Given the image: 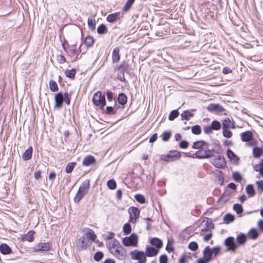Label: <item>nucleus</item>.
<instances>
[{
    "label": "nucleus",
    "mask_w": 263,
    "mask_h": 263,
    "mask_svg": "<svg viewBox=\"0 0 263 263\" xmlns=\"http://www.w3.org/2000/svg\"><path fill=\"white\" fill-rule=\"evenodd\" d=\"M215 149H210L209 146H204V147L200 150H198L195 153L196 156L200 159H204L211 158L213 156V152L219 154L221 152V146L219 144H216Z\"/></svg>",
    "instance_id": "1"
},
{
    "label": "nucleus",
    "mask_w": 263,
    "mask_h": 263,
    "mask_svg": "<svg viewBox=\"0 0 263 263\" xmlns=\"http://www.w3.org/2000/svg\"><path fill=\"white\" fill-rule=\"evenodd\" d=\"M54 101V107L57 108H61L64 101L68 105L70 104V96L67 92H65L63 94L60 92L55 96Z\"/></svg>",
    "instance_id": "2"
},
{
    "label": "nucleus",
    "mask_w": 263,
    "mask_h": 263,
    "mask_svg": "<svg viewBox=\"0 0 263 263\" xmlns=\"http://www.w3.org/2000/svg\"><path fill=\"white\" fill-rule=\"evenodd\" d=\"M90 187L89 180H86L81 184L79 189L76 195L74 200L76 202H79L82 197L86 195Z\"/></svg>",
    "instance_id": "3"
},
{
    "label": "nucleus",
    "mask_w": 263,
    "mask_h": 263,
    "mask_svg": "<svg viewBox=\"0 0 263 263\" xmlns=\"http://www.w3.org/2000/svg\"><path fill=\"white\" fill-rule=\"evenodd\" d=\"M110 253L119 260H124L126 258V251L120 245L115 249L112 248Z\"/></svg>",
    "instance_id": "4"
},
{
    "label": "nucleus",
    "mask_w": 263,
    "mask_h": 263,
    "mask_svg": "<svg viewBox=\"0 0 263 263\" xmlns=\"http://www.w3.org/2000/svg\"><path fill=\"white\" fill-rule=\"evenodd\" d=\"M130 255L132 259L138 260L139 263H145L146 262V255L142 251L135 250L130 252Z\"/></svg>",
    "instance_id": "5"
},
{
    "label": "nucleus",
    "mask_w": 263,
    "mask_h": 263,
    "mask_svg": "<svg viewBox=\"0 0 263 263\" xmlns=\"http://www.w3.org/2000/svg\"><path fill=\"white\" fill-rule=\"evenodd\" d=\"M92 101L96 106L101 105L104 106L106 105V100L104 96H102L101 91L96 92L93 97Z\"/></svg>",
    "instance_id": "6"
},
{
    "label": "nucleus",
    "mask_w": 263,
    "mask_h": 263,
    "mask_svg": "<svg viewBox=\"0 0 263 263\" xmlns=\"http://www.w3.org/2000/svg\"><path fill=\"white\" fill-rule=\"evenodd\" d=\"M51 245L49 242H41L34 245L33 250L34 252H44L49 251Z\"/></svg>",
    "instance_id": "7"
},
{
    "label": "nucleus",
    "mask_w": 263,
    "mask_h": 263,
    "mask_svg": "<svg viewBox=\"0 0 263 263\" xmlns=\"http://www.w3.org/2000/svg\"><path fill=\"white\" fill-rule=\"evenodd\" d=\"M211 162L216 167L222 168L226 165V162L223 157L221 156H217L211 160Z\"/></svg>",
    "instance_id": "8"
},
{
    "label": "nucleus",
    "mask_w": 263,
    "mask_h": 263,
    "mask_svg": "<svg viewBox=\"0 0 263 263\" xmlns=\"http://www.w3.org/2000/svg\"><path fill=\"white\" fill-rule=\"evenodd\" d=\"M252 133L250 131H246L240 134L241 140L243 142H249L247 143V146H252L255 144V142L252 141Z\"/></svg>",
    "instance_id": "9"
},
{
    "label": "nucleus",
    "mask_w": 263,
    "mask_h": 263,
    "mask_svg": "<svg viewBox=\"0 0 263 263\" xmlns=\"http://www.w3.org/2000/svg\"><path fill=\"white\" fill-rule=\"evenodd\" d=\"M138 237L135 234H132L129 237H125L123 239V243L125 246H137Z\"/></svg>",
    "instance_id": "10"
},
{
    "label": "nucleus",
    "mask_w": 263,
    "mask_h": 263,
    "mask_svg": "<svg viewBox=\"0 0 263 263\" xmlns=\"http://www.w3.org/2000/svg\"><path fill=\"white\" fill-rule=\"evenodd\" d=\"M91 244L86 237L82 236L78 240L77 247L79 250H84Z\"/></svg>",
    "instance_id": "11"
},
{
    "label": "nucleus",
    "mask_w": 263,
    "mask_h": 263,
    "mask_svg": "<svg viewBox=\"0 0 263 263\" xmlns=\"http://www.w3.org/2000/svg\"><path fill=\"white\" fill-rule=\"evenodd\" d=\"M83 232L84 234L82 236L86 237V239L90 242V243H92L97 238L95 233L91 229L85 228L83 229Z\"/></svg>",
    "instance_id": "12"
},
{
    "label": "nucleus",
    "mask_w": 263,
    "mask_h": 263,
    "mask_svg": "<svg viewBox=\"0 0 263 263\" xmlns=\"http://www.w3.org/2000/svg\"><path fill=\"white\" fill-rule=\"evenodd\" d=\"M128 212L130 215V221L135 223L137 218H138L140 211L137 208L132 206L128 209Z\"/></svg>",
    "instance_id": "13"
},
{
    "label": "nucleus",
    "mask_w": 263,
    "mask_h": 263,
    "mask_svg": "<svg viewBox=\"0 0 263 263\" xmlns=\"http://www.w3.org/2000/svg\"><path fill=\"white\" fill-rule=\"evenodd\" d=\"M224 245L229 251H235L238 248V245L234 242L233 237L227 238L224 241Z\"/></svg>",
    "instance_id": "14"
},
{
    "label": "nucleus",
    "mask_w": 263,
    "mask_h": 263,
    "mask_svg": "<svg viewBox=\"0 0 263 263\" xmlns=\"http://www.w3.org/2000/svg\"><path fill=\"white\" fill-rule=\"evenodd\" d=\"M207 109L209 111L218 113L222 112L224 110L223 107L218 104H210L208 106Z\"/></svg>",
    "instance_id": "15"
},
{
    "label": "nucleus",
    "mask_w": 263,
    "mask_h": 263,
    "mask_svg": "<svg viewBox=\"0 0 263 263\" xmlns=\"http://www.w3.org/2000/svg\"><path fill=\"white\" fill-rule=\"evenodd\" d=\"M206 146H209V144L207 142L200 140L194 143L193 148L200 150L203 149Z\"/></svg>",
    "instance_id": "16"
},
{
    "label": "nucleus",
    "mask_w": 263,
    "mask_h": 263,
    "mask_svg": "<svg viewBox=\"0 0 263 263\" xmlns=\"http://www.w3.org/2000/svg\"><path fill=\"white\" fill-rule=\"evenodd\" d=\"M96 163V159L92 156H88L84 158L83 160L82 164L85 166H89Z\"/></svg>",
    "instance_id": "17"
},
{
    "label": "nucleus",
    "mask_w": 263,
    "mask_h": 263,
    "mask_svg": "<svg viewBox=\"0 0 263 263\" xmlns=\"http://www.w3.org/2000/svg\"><path fill=\"white\" fill-rule=\"evenodd\" d=\"M120 49L119 47H115L112 53V60L113 63H117L120 59V54L119 53Z\"/></svg>",
    "instance_id": "18"
},
{
    "label": "nucleus",
    "mask_w": 263,
    "mask_h": 263,
    "mask_svg": "<svg viewBox=\"0 0 263 263\" xmlns=\"http://www.w3.org/2000/svg\"><path fill=\"white\" fill-rule=\"evenodd\" d=\"M258 235L259 234L257 230L254 228H252L249 231L247 236L250 239L255 240L257 238Z\"/></svg>",
    "instance_id": "19"
},
{
    "label": "nucleus",
    "mask_w": 263,
    "mask_h": 263,
    "mask_svg": "<svg viewBox=\"0 0 263 263\" xmlns=\"http://www.w3.org/2000/svg\"><path fill=\"white\" fill-rule=\"evenodd\" d=\"M227 154L228 158L235 163H238L239 159L234 152L231 149L227 150Z\"/></svg>",
    "instance_id": "20"
},
{
    "label": "nucleus",
    "mask_w": 263,
    "mask_h": 263,
    "mask_svg": "<svg viewBox=\"0 0 263 263\" xmlns=\"http://www.w3.org/2000/svg\"><path fill=\"white\" fill-rule=\"evenodd\" d=\"M203 257L209 261L211 260L212 254L210 247H206L203 251Z\"/></svg>",
    "instance_id": "21"
},
{
    "label": "nucleus",
    "mask_w": 263,
    "mask_h": 263,
    "mask_svg": "<svg viewBox=\"0 0 263 263\" xmlns=\"http://www.w3.org/2000/svg\"><path fill=\"white\" fill-rule=\"evenodd\" d=\"M235 126L234 122H232L229 119H224L222 123V128H235Z\"/></svg>",
    "instance_id": "22"
},
{
    "label": "nucleus",
    "mask_w": 263,
    "mask_h": 263,
    "mask_svg": "<svg viewBox=\"0 0 263 263\" xmlns=\"http://www.w3.org/2000/svg\"><path fill=\"white\" fill-rule=\"evenodd\" d=\"M32 153V147H29L22 155V158L24 160L27 161L31 158Z\"/></svg>",
    "instance_id": "23"
},
{
    "label": "nucleus",
    "mask_w": 263,
    "mask_h": 263,
    "mask_svg": "<svg viewBox=\"0 0 263 263\" xmlns=\"http://www.w3.org/2000/svg\"><path fill=\"white\" fill-rule=\"evenodd\" d=\"M0 252L3 254H9L11 253V249L8 245L2 243L0 245Z\"/></svg>",
    "instance_id": "24"
},
{
    "label": "nucleus",
    "mask_w": 263,
    "mask_h": 263,
    "mask_svg": "<svg viewBox=\"0 0 263 263\" xmlns=\"http://www.w3.org/2000/svg\"><path fill=\"white\" fill-rule=\"evenodd\" d=\"M170 160L171 161H174L179 159L181 157L180 152L178 151H173L168 154Z\"/></svg>",
    "instance_id": "25"
},
{
    "label": "nucleus",
    "mask_w": 263,
    "mask_h": 263,
    "mask_svg": "<svg viewBox=\"0 0 263 263\" xmlns=\"http://www.w3.org/2000/svg\"><path fill=\"white\" fill-rule=\"evenodd\" d=\"M247 236L243 233L238 235L236 238L237 245H241L245 244L247 240Z\"/></svg>",
    "instance_id": "26"
},
{
    "label": "nucleus",
    "mask_w": 263,
    "mask_h": 263,
    "mask_svg": "<svg viewBox=\"0 0 263 263\" xmlns=\"http://www.w3.org/2000/svg\"><path fill=\"white\" fill-rule=\"evenodd\" d=\"M158 252V251L155 248L153 247H148L145 252V255L147 256H156Z\"/></svg>",
    "instance_id": "27"
},
{
    "label": "nucleus",
    "mask_w": 263,
    "mask_h": 263,
    "mask_svg": "<svg viewBox=\"0 0 263 263\" xmlns=\"http://www.w3.org/2000/svg\"><path fill=\"white\" fill-rule=\"evenodd\" d=\"M120 245L119 242L115 239L111 240L107 244V247L110 252L112 248L115 249L116 247Z\"/></svg>",
    "instance_id": "28"
},
{
    "label": "nucleus",
    "mask_w": 263,
    "mask_h": 263,
    "mask_svg": "<svg viewBox=\"0 0 263 263\" xmlns=\"http://www.w3.org/2000/svg\"><path fill=\"white\" fill-rule=\"evenodd\" d=\"M118 101L120 104L124 105L127 103V98L126 96L123 93H119L118 97Z\"/></svg>",
    "instance_id": "29"
},
{
    "label": "nucleus",
    "mask_w": 263,
    "mask_h": 263,
    "mask_svg": "<svg viewBox=\"0 0 263 263\" xmlns=\"http://www.w3.org/2000/svg\"><path fill=\"white\" fill-rule=\"evenodd\" d=\"M193 116L194 114L189 110H185L181 114V117L182 120H189L190 118Z\"/></svg>",
    "instance_id": "30"
},
{
    "label": "nucleus",
    "mask_w": 263,
    "mask_h": 263,
    "mask_svg": "<svg viewBox=\"0 0 263 263\" xmlns=\"http://www.w3.org/2000/svg\"><path fill=\"white\" fill-rule=\"evenodd\" d=\"M151 243L153 246H156L158 249L161 248L162 246V241L157 238L152 239Z\"/></svg>",
    "instance_id": "31"
},
{
    "label": "nucleus",
    "mask_w": 263,
    "mask_h": 263,
    "mask_svg": "<svg viewBox=\"0 0 263 263\" xmlns=\"http://www.w3.org/2000/svg\"><path fill=\"white\" fill-rule=\"evenodd\" d=\"M203 222L205 227V230L206 231L210 230L213 228L214 225L213 223H212V220L210 219L207 218L205 221H203Z\"/></svg>",
    "instance_id": "32"
},
{
    "label": "nucleus",
    "mask_w": 263,
    "mask_h": 263,
    "mask_svg": "<svg viewBox=\"0 0 263 263\" xmlns=\"http://www.w3.org/2000/svg\"><path fill=\"white\" fill-rule=\"evenodd\" d=\"M247 193L250 196L253 197L255 195V191L252 185H248L246 189Z\"/></svg>",
    "instance_id": "33"
},
{
    "label": "nucleus",
    "mask_w": 263,
    "mask_h": 263,
    "mask_svg": "<svg viewBox=\"0 0 263 263\" xmlns=\"http://www.w3.org/2000/svg\"><path fill=\"white\" fill-rule=\"evenodd\" d=\"M34 232L29 231L24 237V240L31 242L34 240Z\"/></svg>",
    "instance_id": "34"
},
{
    "label": "nucleus",
    "mask_w": 263,
    "mask_h": 263,
    "mask_svg": "<svg viewBox=\"0 0 263 263\" xmlns=\"http://www.w3.org/2000/svg\"><path fill=\"white\" fill-rule=\"evenodd\" d=\"M221 250V249L220 246H216L211 248L212 254V255H214V257L219 255L220 254Z\"/></svg>",
    "instance_id": "35"
},
{
    "label": "nucleus",
    "mask_w": 263,
    "mask_h": 263,
    "mask_svg": "<svg viewBox=\"0 0 263 263\" xmlns=\"http://www.w3.org/2000/svg\"><path fill=\"white\" fill-rule=\"evenodd\" d=\"M262 153V149L260 147H255L253 149V154L254 157H259Z\"/></svg>",
    "instance_id": "36"
},
{
    "label": "nucleus",
    "mask_w": 263,
    "mask_h": 263,
    "mask_svg": "<svg viewBox=\"0 0 263 263\" xmlns=\"http://www.w3.org/2000/svg\"><path fill=\"white\" fill-rule=\"evenodd\" d=\"M254 170L256 172H259L260 174L263 177V160L259 164L255 165L254 166Z\"/></svg>",
    "instance_id": "37"
},
{
    "label": "nucleus",
    "mask_w": 263,
    "mask_h": 263,
    "mask_svg": "<svg viewBox=\"0 0 263 263\" xmlns=\"http://www.w3.org/2000/svg\"><path fill=\"white\" fill-rule=\"evenodd\" d=\"M84 43L88 47L92 46L94 43V40L93 37L90 36H87L85 39Z\"/></svg>",
    "instance_id": "38"
},
{
    "label": "nucleus",
    "mask_w": 263,
    "mask_h": 263,
    "mask_svg": "<svg viewBox=\"0 0 263 263\" xmlns=\"http://www.w3.org/2000/svg\"><path fill=\"white\" fill-rule=\"evenodd\" d=\"M107 31V28L104 24L100 25L97 28V32L99 34H105Z\"/></svg>",
    "instance_id": "39"
},
{
    "label": "nucleus",
    "mask_w": 263,
    "mask_h": 263,
    "mask_svg": "<svg viewBox=\"0 0 263 263\" xmlns=\"http://www.w3.org/2000/svg\"><path fill=\"white\" fill-rule=\"evenodd\" d=\"M49 88L52 91H57L58 90V87L57 83L53 80L49 82Z\"/></svg>",
    "instance_id": "40"
},
{
    "label": "nucleus",
    "mask_w": 263,
    "mask_h": 263,
    "mask_svg": "<svg viewBox=\"0 0 263 263\" xmlns=\"http://www.w3.org/2000/svg\"><path fill=\"white\" fill-rule=\"evenodd\" d=\"M107 185L109 189L114 190L117 186V184L114 179H110L107 181Z\"/></svg>",
    "instance_id": "41"
},
{
    "label": "nucleus",
    "mask_w": 263,
    "mask_h": 263,
    "mask_svg": "<svg viewBox=\"0 0 263 263\" xmlns=\"http://www.w3.org/2000/svg\"><path fill=\"white\" fill-rule=\"evenodd\" d=\"M76 73V71L74 69L67 70L65 72L66 76L69 78H73L75 76Z\"/></svg>",
    "instance_id": "42"
},
{
    "label": "nucleus",
    "mask_w": 263,
    "mask_h": 263,
    "mask_svg": "<svg viewBox=\"0 0 263 263\" xmlns=\"http://www.w3.org/2000/svg\"><path fill=\"white\" fill-rule=\"evenodd\" d=\"M76 164V162L68 163L65 168V171L66 172V173H71L72 171Z\"/></svg>",
    "instance_id": "43"
},
{
    "label": "nucleus",
    "mask_w": 263,
    "mask_h": 263,
    "mask_svg": "<svg viewBox=\"0 0 263 263\" xmlns=\"http://www.w3.org/2000/svg\"><path fill=\"white\" fill-rule=\"evenodd\" d=\"M135 0H128L125 4L124 7V10L128 11L131 8Z\"/></svg>",
    "instance_id": "44"
},
{
    "label": "nucleus",
    "mask_w": 263,
    "mask_h": 263,
    "mask_svg": "<svg viewBox=\"0 0 263 263\" xmlns=\"http://www.w3.org/2000/svg\"><path fill=\"white\" fill-rule=\"evenodd\" d=\"M118 15L117 13L109 14L106 17V20L109 22H114L117 19Z\"/></svg>",
    "instance_id": "45"
},
{
    "label": "nucleus",
    "mask_w": 263,
    "mask_h": 263,
    "mask_svg": "<svg viewBox=\"0 0 263 263\" xmlns=\"http://www.w3.org/2000/svg\"><path fill=\"white\" fill-rule=\"evenodd\" d=\"M233 209L237 214H241L243 212L242 206L239 204H234L233 205Z\"/></svg>",
    "instance_id": "46"
},
{
    "label": "nucleus",
    "mask_w": 263,
    "mask_h": 263,
    "mask_svg": "<svg viewBox=\"0 0 263 263\" xmlns=\"http://www.w3.org/2000/svg\"><path fill=\"white\" fill-rule=\"evenodd\" d=\"M213 130H218L221 127V124L218 121H214L210 125Z\"/></svg>",
    "instance_id": "47"
},
{
    "label": "nucleus",
    "mask_w": 263,
    "mask_h": 263,
    "mask_svg": "<svg viewBox=\"0 0 263 263\" xmlns=\"http://www.w3.org/2000/svg\"><path fill=\"white\" fill-rule=\"evenodd\" d=\"M123 232L125 234H129L132 231V228L130 224L126 223L123 226Z\"/></svg>",
    "instance_id": "48"
},
{
    "label": "nucleus",
    "mask_w": 263,
    "mask_h": 263,
    "mask_svg": "<svg viewBox=\"0 0 263 263\" xmlns=\"http://www.w3.org/2000/svg\"><path fill=\"white\" fill-rule=\"evenodd\" d=\"M104 254L102 252L98 251L95 253L93 258L96 261H100L103 257Z\"/></svg>",
    "instance_id": "49"
},
{
    "label": "nucleus",
    "mask_w": 263,
    "mask_h": 263,
    "mask_svg": "<svg viewBox=\"0 0 263 263\" xmlns=\"http://www.w3.org/2000/svg\"><path fill=\"white\" fill-rule=\"evenodd\" d=\"M192 132L194 134L199 135L201 133V128L199 125H195L192 128Z\"/></svg>",
    "instance_id": "50"
},
{
    "label": "nucleus",
    "mask_w": 263,
    "mask_h": 263,
    "mask_svg": "<svg viewBox=\"0 0 263 263\" xmlns=\"http://www.w3.org/2000/svg\"><path fill=\"white\" fill-rule=\"evenodd\" d=\"M179 115V112L177 110H174L171 111L170 115H169L168 119L170 120H173L176 118H177Z\"/></svg>",
    "instance_id": "51"
},
{
    "label": "nucleus",
    "mask_w": 263,
    "mask_h": 263,
    "mask_svg": "<svg viewBox=\"0 0 263 263\" xmlns=\"http://www.w3.org/2000/svg\"><path fill=\"white\" fill-rule=\"evenodd\" d=\"M69 54L70 55H72V56L74 57V60H76L77 59L78 53V51L76 50V49H75L73 47L69 49Z\"/></svg>",
    "instance_id": "52"
},
{
    "label": "nucleus",
    "mask_w": 263,
    "mask_h": 263,
    "mask_svg": "<svg viewBox=\"0 0 263 263\" xmlns=\"http://www.w3.org/2000/svg\"><path fill=\"white\" fill-rule=\"evenodd\" d=\"M189 248L191 250L195 251L198 249V245L196 242L192 241L189 243Z\"/></svg>",
    "instance_id": "53"
},
{
    "label": "nucleus",
    "mask_w": 263,
    "mask_h": 263,
    "mask_svg": "<svg viewBox=\"0 0 263 263\" xmlns=\"http://www.w3.org/2000/svg\"><path fill=\"white\" fill-rule=\"evenodd\" d=\"M233 179L237 182H239L242 180V177L239 173L236 172L233 173Z\"/></svg>",
    "instance_id": "54"
},
{
    "label": "nucleus",
    "mask_w": 263,
    "mask_h": 263,
    "mask_svg": "<svg viewBox=\"0 0 263 263\" xmlns=\"http://www.w3.org/2000/svg\"><path fill=\"white\" fill-rule=\"evenodd\" d=\"M223 219L225 222L229 223L231 222H232L234 220V216L231 214H227L224 217Z\"/></svg>",
    "instance_id": "55"
},
{
    "label": "nucleus",
    "mask_w": 263,
    "mask_h": 263,
    "mask_svg": "<svg viewBox=\"0 0 263 263\" xmlns=\"http://www.w3.org/2000/svg\"><path fill=\"white\" fill-rule=\"evenodd\" d=\"M135 198L136 200L140 203H144L145 202V198L142 195L137 194L135 195Z\"/></svg>",
    "instance_id": "56"
},
{
    "label": "nucleus",
    "mask_w": 263,
    "mask_h": 263,
    "mask_svg": "<svg viewBox=\"0 0 263 263\" xmlns=\"http://www.w3.org/2000/svg\"><path fill=\"white\" fill-rule=\"evenodd\" d=\"M222 134L224 137L227 138H231L232 136V133L228 128H222Z\"/></svg>",
    "instance_id": "57"
},
{
    "label": "nucleus",
    "mask_w": 263,
    "mask_h": 263,
    "mask_svg": "<svg viewBox=\"0 0 263 263\" xmlns=\"http://www.w3.org/2000/svg\"><path fill=\"white\" fill-rule=\"evenodd\" d=\"M171 136V133L169 132H164L162 135V140L164 141H167L169 140Z\"/></svg>",
    "instance_id": "58"
},
{
    "label": "nucleus",
    "mask_w": 263,
    "mask_h": 263,
    "mask_svg": "<svg viewBox=\"0 0 263 263\" xmlns=\"http://www.w3.org/2000/svg\"><path fill=\"white\" fill-rule=\"evenodd\" d=\"M88 25L90 28L94 29L96 25V21L94 19L89 18L88 19Z\"/></svg>",
    "instance_id": "59"
},
{
    "label": "nucleus",
    "mask_w": 263,
    "mask_h": 263,
    "mask_svg": "<svg viewBox=\"0 0 263 263\" xmlns=\"http://www.w3.org/2000/svg\"><path fill=\"white\" fill-rule=\"evenodd\" d=\"M166 250L169 252L173 251L174 250L172 242L171 240L168 241L167 246L166 247Z\"/></svg>",
    "instance_id": "60"
},
{
    "label": "nucleus",
    "mask_w": 263,
    "mask_h": 263,
    "mask_svg": "<svg viewBox=\"0 0 263 263\" xmlns=\"http://www.w3.org/2000/svg\"><path fill=\"white\" fill-rule=\"evenodd\" d=\"M213 128H212L211 125H208L205 126L204 128V132L205 133L207 134H211L213 132Z\"/></svg>",
    "instance_id": "61"
},
{
    "label": "nucleus",
    "mask_w": 263,
    "mask_h": 263,
    "mask_svg": "<svg viewBox=\"0 0 263 263\" xmlns=\"http://www.w3.org/2000/svg\"><path fill=\"white\" fill-rule=\"evenodd\" d=\"M160 263H167V257L165 255H161L159 258Z\"/></svg>",
    "instance_id": "62"
},
{
    "label": "nucleus",
    "mask_w": 263,
    "mask_h": 263,
    "mask_svg": "<svg viewBox=\"0 0 263 263\" xmlns=\"http://www.w3.org/2000/svg\"><path fill=\"white\" fill-rule=\"evenodd\" d=\"M256 185L259 190L261 191V192H263V181L260 180L256 181Z\"/></svg>",
    "instance_id": "63"
},
{
    "label": "nucleus",
    "mask_w": 263,
    "mask_h": 263,
    "mask_svg": "<svg viewBox=\"0 0 263 263\" xmlns=\"http://www.w3.org/2000/svg\"><path fill=\"white\" fill-rule=\"evenodd\" d=\"M179 146L182 148H186L189 146V143L185 141H182L180 143Z\"/></svg>",
    "instance_id": "64"
}]
</instances>
